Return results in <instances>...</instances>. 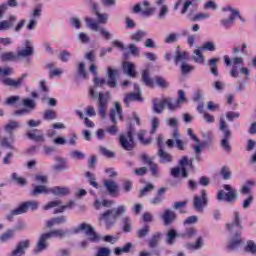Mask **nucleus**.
I'll use <instances>...</instances> for the list:
<instances>
[{
    "instance_id": "nucleus-60",
    "label": "nucleus",
    "mask_w": 256,
    "mask_h": 256,
    "mask_svg": "<svg viewBox=\"0 0 256 256\" xmlns=\"http://www.w3.org/2000/svg\"><path fill=\"white\" fill-rule=\"evenodd\" d=\"M155 189V186L153 184H147L142 190H140L139 197H145L151 193Z\"/></svg>"
},
{
    "instance_id": "nucleus-55",
    "label": "nucleus",
    "mask_w": 256,
    "mask_h": 256,
    "mask_svg": "<svg viewBox=\"0 0 256 256\" xmlns=\"http://www.w3.org/2000/svg\"><path fill=\"white\" fill-rule=\"evenodd\" d=\"M150 231L151 229L149 228V225H146L143 228L137 230L136 235L139 239H145V237L149 235Z\"/></svg>"
},
{
    "instance_id": "nucleus-46",
    "label": "nucleus",
    "mask_w": 256,
    "mask_h": 256,
    "mask_svg": "<svg viewBox=\"0 0 256 256\" xmlns=\"http://www.w3.org/2000/svg\"><path fill=\"white\" fill-rule=\"evenodd\" d=\"M142 81L146 85V87H153V78H151L149 70H144L142 72Z\"/></svg>"
},
{
    "instance_id": "nucleus-12",
    "label": "nucleus",
    "mask_w": 256,
    "mask_h": 256,
    "mask_svg": "<svg viewBox=\"0 0 256 256\" xmlns=\"http://www.w3.org/2000/svg\"><path fill=\"white\" fill-rule=\"evenodd\" d=\"M209 203V199L207 198V191L202 190L201 195L194 196L193 205L194 209L198 211V213H203V209Z\"/></svg>"
},
{
    "instance_id": "nucleus-3",
    "label": "nucleus",
    "mask_w": 256,
    "mask_h": 256,
    "mask_svg": "<svg viewBox=\"0 0 256 256\" xmlns=\"http://www.w3.org/2000/svg\"><path fill=\"white\" fill-rule=\"evenodd\" d=\"M67 233V230L55 229L40 234L36 242V247L34 248L35 255H39V253H43V251L47 250V247H49V239H53V237L63 239V237L67 236Z\"/></svg>"
},
{
    "instance_id": "nucleus-37",
    "label": "nucleus",
    "mask_w": 256,
    "mask_h": 256,
    "mask_svg": "<svg viewBox=\"0 0 256 256\" xmlns=\"http://www.w3.org/2000/svg\"><path fill=\"white\" fill-rule=\"evenodd\" d=\"M56 164L54 165L55 171H66V169H69V166L67 165V160L62 157H56L55 158Z\"/></svg>"
},
{
    "instance_id": "nucleus-49",
    "label": "nucleus",
    "mask_w": 256,
    "mask_h": 256,
    "mask_svg": "<svg viewBox=\"0 0 256 256\" xmlns=\"http://www.w3.org/2000/svg\"><path fill=\"white\" fill-rule=\"evenodd\" d=\"M114 203L115 202L113 200H103L102 202L99 200H96L94 207H96V209H101V206L102 207H113Z\"/></svg>"
},
{
    "instance_id": "nucleus-5",
    "label": "nucleus",
    "mask_w": 256,
    "mask_h": 256,
    "mask_svg": "<svg viewBox=\"0 0 256 256\" xmlns=\"http://www.w3.org/2000/svg\"><path fill=\"white\" fill-rule=\"evenodd\" d=\"M33 53H35L33 43L31 40H26L24 43V48L19 50L17 55H15L13 52H6L1 54L0 59L3 63H5L7 61H15L17 57H31Z\"/></svg>"
},
{
    "instance_id": "nucleus-4",
    "label": "nucleus",
    "mask_w": 256,
    "mask_h": 256,
    "mask_svg": "<svg viewBox=\"0 0 256 256\" xmlns=\"http://www.w3.org/2000/svg\"><path fill=\"white\" fill-rule=\"evenodd\" d=\"M125 213H127V206L120 205L103 212L100 216V221H104L106 227H111L112 225H115L117 218L121 217V215H125Z\"/></svg>"
},
{
    "instance_id": "nucleus-11",
    "label": "nucleus",
    "mask_w": 256,
    "mask_h": 256,
    "mask_svg": "<svg viewBox=\"0 0 256 256\" xmlns=\"http://www.w3.org/2000/svg\"><path fill=\"white\" fill-rule=\"evenodd\" d=\"M165 105H167L170 111H173V109H175V105H173V101H171L170 98H165L162 100L154 99L153 100L154 113H158V114L163 113V110L165 109Z\"/></svg>"
},
{
    "instance_id": "nucleus-31",
    "label": "nucleus",
    "mask_w": 256,
    "mask_h": 256,
    "mask_svg": "<svg viewBox=\"0 0 256 256\" xmlns=\"http://www.w3.org/2000/svg\"><path fill=\"white\" fill-rule=\"evenodd\" d=\"M209 17H211V15H209V13H207V12H200V13L193 14V12L190 11L188 13V19L192 23H195L197 21H203L205 19H209Z\"/></svg>"
},
{
    "instance_id": "nucleus-58",
    "label": "nucleus",
    "mask_w": 256,
    "mask_h": 256,
    "mask_svg": "<svg viewBox=\"0 0 256 256\" xmlns=\"http://www.w3.org/2000/svg\"><path fill=\"white\" fill-rule=\"evenodd\" d=\"M246 253H251L252 255H256V243L252 240L248 241L245 246Z\"/></svg>"
},
{
    "instance_id": "nucleus-18",
    "label": "nucleus",
    "mask_w": 256,
    "mask_h": 256,
    "mask_svg": "<svg viewBox=\"0 0 256 256\" xmlns=\"http://www.w3.org/2000/svg\"><path fill=\"white\" fill-rule=\"evenodd\" d=\"M26 136L30 139V141H34V143H45V133L43 130L32 129L26 133Z\"/></svg>"
},
{
    "instance_id": "nucleus-28",
    "label": "nucleus",
    "mask_w": 256,
    "mask_h": 256,
    "mask_svg": "<svg viewBox=\"0 0 256 256\" xmlns=\"http://www.w3.org/2000/svg\"><path fill=\"white\" fill-rule=\"evenodd\" d=\"M162 219L164 221V225H171V223L177 219V214L171 209H166L162 214Z\"/></svg>"
},
{
    "instance_id": "nucleus-50",
    "label": "nucleus",
    "mask_w": 256,
    "mask_h": 256,
    "mask_svg": "<svg viewBox=\"0 0 256 256\" xmlns=\"http://www.w3.org/2000/svg\"><path fill=\"white\" fill-rule=\"evenodd\" d=\"M43 119L45 121H53V119H57V112L55 110L48 109L44 112Z\"/></svg>"
},
{
    "instance_id": "nucleus-32",
    "label": "nucleus",
    "mask_w": 256,
    "mask_h": 256,
    "mask_svg": "<svg viewBox=\"0 0 256 256\" xmlns=\"http://www.w3.org/2000/svg\"><path fill=\"white\" fill-rule=\"evenodd\" d=\"M203 245H205L203 237H198L195 243L186 244V249H188V251H199V249H203Z\"/></svg>"
},
{
    "instance_id": "nucleus-16",
    "label": "nucleus",
    "mask_w": 256,
    "mask_h": 256,
    "mask_svg": "<svg viewBox=\"0 0 256 256\" xmlns=\"http://www.w3.org/2000/svg\"><path fill=\"white\" fill-rule=\"evenodd\" d=\"M73 205V202L68 203L67 205H61V200H55L48 202L46 205L43 206L44 211H49V209H55L54 213H63L65 209H69Z\"/></svg>"
},
{
    "instance_id": "nucleus-63",
    "label": "nucleus",
    "mask_w": 256,
    "mask_h": 256,
    "mask_svg": "<svg viewBox=\"0 0 256 256\" xmlns=\"http://www.w3.org/2000/svg\"><path fill=\"white\" fill-rule=\"evenodd\" d=\"M70 157L71 159H76L78 161H81V159H85V153L78 150H74L70 153Z\"/></svg>"
},
{
    "instance_id": "nucleus-51",
    "label": "nucleus",
    "mask_w": 256,
    "mask_h": 256,
    "mask_svg": "<svg viewBox=\"0 0 256 256\" xmlns=\"http://www.w3.org/2000/svg\"><path fill=\"white\" fill-rule=\"evenodd\" d=\"M197 235V229L195 228H187L182 234L181 237L184 239H193Z\"/></svg>"
},
{
    "instance_id": "nucleus-9",
    "label": "nucleus",
    "mask_w": 256,
    "mask_h": 256,
    "mask_svg": "<svg viewBox=\"0 0 256 256\" xmlns=\"http://www.w3.org/2000/svg\"><path fill=\"white\" fill-rule=\"evenodd\" d=\"M187 167H193V162L189 161L187 156H183L179 161V167L171 169L172 177L177 178L179 175H182L184 179H187V177H189V174L187 173Z\"/></svg>"
},
{
    "instance_id": "nucleus-45",
    "label": "nucleus",
    "mask_w": 256,
    "mask_h": 256,
    "mask_svg": "<svg viewBox=\"0 0 256 256\" xmlns=\"http://www.w3.org/2000/svg\"><path fill=\"white\" fill-rule=\"evenodd\" d=\"M181 103H187V97L185 96V91L183 90L178 91V99L175 102H172V105H174V109H177Z\"/></svg>"
},
{
    "instance_id": "nucleus-27",
    "label": "nucleus",
    "mask_w": 256,
    "mask_h": 256,
    "mask_svg": "<svg viewBox=\"0 0 256 256\" xmlns=\"http://www.w3.org/2000/svg\"><path fill=\"white\" fill-rule=\"evenodd\" d=\"M157 155L159 157L160 163L163 165H167V163H173V155L163 150V148H159Z\"/></svg>"
},
{
    "instance_id": "nucleus-21",
    "label": "nucleus",
    "mask_w": 256,
    "mask_h": 256,
    "mask_svg": "<svg viewBox=\"0 0 256 256\" xmlns=\"http://www.w3.org/2000/svg\"><path fill=\"white\" fill-rule=\"evenodd\" d=\"M21 128V123L16 120H10L3 126L6 135H15V131Z\"/></svg>"
},
{
    "instance_id": "nucleus-10",
    "label": "nucleus",
    "mask_w": 256,
    "mask_h": 256,
    "mask_svg": "<svg viewBox=\"0 0 256 256\" xmlns=\"http://www.w3.org/2000/svg\"><path fill=\"white\" fill-rule=\"evenodd\" d=\"M225 191L220 190L217 194L218 201H226V203H235L237 201V190L233 189L231 185H224Z\"/></svg>"
},
{
    "instance_id": "nucleus-15",
    "label": "nucleus",
    "mask_w": 256,
    "mask_h": 256,
    "mask_svg": "<svg viewBox=\"0 0 256 256\" xmlns=\"http://www.w3.org/2000/svg\"><path fill=\"white\" fill-rule=\"evenodd\" d=\"M167 0H156L155 5L157 6V20L165 21L167 15H169V6L166 4Z\"/></svg>"
},
{
    "instance_id": "nucleus-54",
    "label": "nucleus",
    "mask_w": 256,
    "mask_h": 256,
    "mask_svg": "<svg viewBox=\"0 0 256 256\" xmlns=\"http://www.w3.org/2000/svg\"><path fill=\"white\" fill-rule=\"evenodd\" d=\"M24 107H26L25 109H28V111H33L35 109V107H37V104L34 102V100L29 99V98H25L22 101Z\"/></svg>"
},
{
    "instance_id": "nucleus-42",
    "label": "nucleus",
    "mask_w": 256,
    "mask_h": 256,
    "mask_svg": "<svg viewBox=\"0 0 256 256\" xmlns=\"http://www.w3.org/2000/svg\"><path fill=\"white\" fill-rule=\"evenodd\" d=\"M13 23H15V16H11L9 20H4L0 22V31H7L13 27Z\"/></svg>"
},
{
    "instance_id": "nucleus-13",
    "label": "nucleus",
    "mask_w": 256,
    "mask_h": 256,
    "mask_svg": "<svg viewBox=\"0 0 256 256\" xmlns=\"http://www.w3.org/2000/svg\"><path fill=\"white\" fill-rule=\"evenodd\" d=\"M120 145L125 151H132L135 147V141L133 140V129L130 130L126 134H122L120 136Z\"/></svg>"
},
{
    "instance_id": "nucleus-26",
    "label": "nucleus",
    "mask_w": 256,
    "mask_h": 256,
    "mask_svg": "<svg viewBox=\"0 0 256 256\" xmlns=\"http://www.w3.org/2000/svg\"><path fill=\"white\" fill-rule=\"evenodd\" d=\"M103 184L109 195H115V193L119 192V184H117V182L106 179L104 180Z\"/></svg>"
},
{
    "instance_id": "nucleus-8",
    "label": "nucleus",
    "mask_w": 256,
    "mask_h": 256,
    "mask_svg": "<svg viewBox=\"0 0 256 256\" xmlns=\"http://www.w3.org/2000/svg\"><path fill=\"white\" fill-rule=\"evenodd\" d=\"M245 64V60L241 56H236L232 58V69L230 71L231 77H234V79H237L239 77V70L242 75L249 76L250 71L249 68L243 67Z\"/></svg>"
},
{
    "instance_id": "nucleus-35",
    "label": "nucleus",
    "mask_w": 256,
    "mask_h": 256,
    "mask_svg": "<svg viewBox=\"0 0 256 256\" xmlns=\"http://www.w3.org/2000/svg\"><path fill=\"white\" fill-rule=\"evenodd\" d=\"M49 193H51V188H48L45 185H38V186H34V189L32 190L31 194L34 197H38L41 194L44 195H49Z\"/></svg>"
},
{
    "instance_id": "nucleus-44",
    "label": "nucleus",
    "mask_w": 256,
    "mask_h": 256,
    "mask_svg": "<svg viewBox=\"0 0 256 256\" xmlns=\"http://www.w3.org/2000/svg\"><path fill=\"white\" fill-rule=\"evenodd\" d=\"M146 36H147V32L143 30H138L130 36V39L132 41H135L136 43H140V41H143V38Z\"/></svg>"
},
{
    "instance_id": "nucleus-34",
    "label": "nucleus",
    "mask_w": 256,
    "mask_h": 256,
    "mask_svg": "<svg viewBox=\"0 0 256 256\" xmlns=\"http://www.w3.org/2000/svg\"><path fill=\"white\" fill-rule=\"evenodd\" d=\"M123 71L125 75H128L129 77H132V78L137 77V72L135 71V64L131 62L123 63Z\"/></svg>"
},
{
    "instance_id": "nucleus-2",
    "label": "nucleus",
    "mask_w": 256,
    "mask_h": 256,
    "mask_svg": "<svg viewBox=\"0 0 256 256\" xmlns=\"http://www.w3.org/2000/svg\"><path fill=\"white\" fill-rule=\"evenodd\" d=\"M96 17H97L98 22L95 21V19H93V18L86 17L84 19V21L86 23V27L88 29H90L91 31L100 33L101 36L106 39V41H109L110 39H112L113 34H111V32H109L108 30H106L105 27H102L101 25H99V23H101L102 25H107V23L109 21V14L96 12Z\"/></svg>"
},
{
    "instance_id": "nucleus-1",
    "label": "nucleus",
    "mask_w": 256,
    "mask_h": 256,
    "mask_svg": "<svg viewBox=\"0 0 256 256\" xmlns=\"http://www.w3.org/2000/svg\"><path fill=\"white\" fill-rule=\"evenodd\" d=\"M107 80L105 78H94V87L89 89V96L92 99H98V115L105 119L107 117V105L111 99V92H97V87H103V85H107L110 89H116L119 87V83L117 82V78L121 75L119 69L109 66L107 68Z\"/></svg>"
},
{
    "instance_id": "nucleus-6",
    "label": "nucleus",
    "mask_w": 256,
    "mask_h": 256,
    "mask_svg": "<svg viewBox=\"0 0 256 256\" xmlns=\"http://www.w3.org/2000/svg\"><path fill=\"white\" fill-rule=\"evenodd\" d=\"M29 209H30V211H37L39 209V202H37L35 200H30V201L21 203L17 208L12 210L7 215L8 221H13V218L15 217V215H23V214L27 213V211H29Z\"/></svg>"
},
{
    "instance_id": "nucleus-56",
    "label": "nucleus",
    "mask_w": 256,
    "mask_h": 256,
    "mask_svg": "<svg viewBox=\"0 0 256 256\" xmlns=\"http://www.w3.org/2000/svg\"><path fill=\"white\" fill-rule=\"evenodd\" d=\"M147 135V130H140L138 132V139L142 145H149L151 143V138L145 139L144 136Z\"/></svg>"
},
{
    "instance_id": "nucleus-52",
    "label": "nucleus",
    "mask_w": 256,
    "mask_h": 256,
    "mask_svg": "<svg viewBox=\"0 0 256 256\" xmlns=\"http://www.w3.org/2000/svg\"><path fill=\"white\" fill-rule=\"evenodd\" d=\"M179 66H180V71H181L182 75H187V73H191V71L195 70V67L190 65L187 62H184V63L180 64Z\"/></svg>"
},
{
    "instance_id": "nucleus-36",
    "label": "nucleus",
    "mask_w": 256,
    "mask_h": 256,
    "mask_svg": "<svg viewBox=\"0 0 256 256\" xmlns=\"http://www.w3.org/2000/svg\"><path fill=\"white\" fill-rule=\"evenodd\" d=\"M63 223H67V217L59 216L48 220L46 222V227H48V229H51V227H55V225H63Z\"/></svg>"
},
{
    "instance_id": "nucleus-57",
    "label": "nucleus",
    "mask_w": 256,
    "mask_h": 256,
    "mask_svg": "<svg viewBox=\"0 0 256 256\" xmlns=\"http://www.w3.org/2000/svg\"><path fill=\"white\" fill-rule=\"evenodd\" d=\"M122 223H123V231L125 233H131V218L129 216H125L122 218Z\"/></svg>"
},
{
    "instance_id": "nucleus-61",
    "label": "nucleus",
    "mask_w": 256,
    "mask_h": 256,
    "mask_svg": "<svg viewBox=\"0 0 256 256\" xmlns=\"http://www.w3.org/2000/svg\"><path fill=\"white\" fill-rule=\"evenodd\" d=\"M177 39H179V35H177V33H170L164 38V43H177Z\"/></svg>"
},
{
    "instance_id": "nucleus-24",
    "label": "nucleus",
    "mask_w": 256,
    "mask_h": 256,
    "mask_svg": "<svg viewBox=\"0 0 256 256\" xmlns=\"http://www.w3.org/2000/svg\"><path fill=\"white\" fill-rule=\"evenodd\" d=\"M189 59V54L187 51H181L179 48L176 49L174 63L175 65H182L183 63H187Z\"/></svg>"
},
{
    "instance_id": "nucleus-39",
    "label": "nucleus",
    "mask_w": 256,
    "mask_h": 256,
    "mask_svg": "<svg viewBox=\"0 0 256 256\" xmlns=\"http://www.w3.org/2000/svg\"><path fill=\"white\" fill-rule=\"evenodd\" d=\"M203 0H185L183 7L181 9V15H185L187 11H189V7L197 8V5L201 3Z\"/></svg>"
},
{
    "instance_id": "nucleus-7",
    "label": "nucleus",
    "mask_w": 256,
    "mask_h": 256,
    "mask_svg": "<svg viewBox=\"0 0 256 256\" xmlns=\"http://www.w3.org/2000/svg\"><path fill=\"white\" fill-rule=\"evenodd\" d=\"M221 11L222 13H230V15L220 19V26H222L223 29H231V27L235 25L237 15H239V9L228 5L222 7Z\"/></svg>"
},
{
    "instance_id": "nucleus-62",
    "label": "nucleus",
    "mask_w": 256,
    "mask_h": 256,
    "mask_svg": "<svg viewBox=\"0 0 256 256\" xmlns=\"http://www.w3.org/2000/svg\"><path fill=\"white\" fill-rule=\"evenodd\" d=\"M78 75L80 77H82V79H87V77H88L87 70H85V63L84 62H80L78 64Z\"/></svg>"
},
{
    "instance_id": "nucleus-19",
    "label": "nucleus",
    "mask_w": 256,
    "mask_h": 256,
    "mask_svg": "<svg viewBox=\"0 0 256 256\" xmlns=\"http://www.w3.org/2000/svg\"><path fill=\"white\" fill-rule=\"evenodd\" d=\"M233 220L232 223L227 224L229 231H239L243 229V225L241 224V214L238 211L233 212Z\"/></svg>"
},
{
    "instance_id": "nucleus-53",
    "label": "nucleus",
    "mask_w": 256,
    "mask_h": 256,
    "mask_svg": "<svg viewBox=\"0 0 256 256\" xmlns=\"http://www.w3.org/2000/svg\"><path fill=\"white\" fill-rule=\"evenodd\" d=\"M15 237V233L11 230L3 233L0 235V243H7L8 241H11Z\"/></svg>"
},
{
    "instance_id": "nucleus-29",
    "label": "nucleus",
    "mask_w": 256,
    "mask_h": 256,
    "mask_svg": "<svg viewBox=\"0 0 256 256\" xmlns=\"http://www.w3.org/2000/svg\"><path fill=\"white\" fill-rule=\"evenodd\" d=\"M13 143H15V135H11V134H8V136L2 137L0 140V145L5 149H15V146H13Z\"/></svg>"
},
{
    "instance_id": "nucleus-23",
    "label": "nucleus",
    "mask_w": 256,
    "mask_h": 256,
    "mask_svg": "<svg viewBox=\"0 0 256 256\" xmlns=\"http://www.w3.org/2000/svg\"><path fill=\"white\" fill-rule=\"evenodd\" d=\"M219 131H221L222 133V139H231V129L229 128V124H227V122L223 118H220Z\"/></svg>"
},
{
    "instance_id": "nucleus-64",
    "label": "nucleus",
    "mask_w": 256,
    "mask_h": 256,
    "mask_svg": "<svg viewBox=\"0 0 256 256\" xmlns=\"http://www.w3.org/2000/svg\"><path fill=\"white\" fill-rule=\"evenodd\" d=\"M95 256H111V249L107 247H100L98 248Z\"/></svg>"
},
{
    "instance_id": "nucleus-47",
    "label": "nucleus",
    "mask_w": 256,
    "mask_h": 256,
    "mask_svg": "<svg viewBox=\"0 0 256 256\" xmlns=\"http://www.w3.org/2000/svg\"><path fill=\"white\" fill-rule=\"evenodd\" d=\"M201 48L194 50V55H192V59L195 63H205V56L201 53Z\"/></svg>"
},
{
    "instance_id": "nucleus-38",
    "label": "nucleus",
    "mask_w": 256,
    "mask_h": 256,
    "mask_svg": "<svg viewBox=\"0 0 256 256\" xmlns=\"http://www.w3.org/2000/svg\"><path fill=\"white\" fill-rule=\"evenodd\" d=\"M241 245V234L236 233L228 243V249L230 251H235Z\"/></svg>"
},
{
    "instance_id": "nucleus-41",
    "label": "nucleus",
    "mask_w": 256,
    "mask_h": 256,
    "mask_svg": "<svg viewBox=\"0 0 256 256\" xmlns=\"http://www.w3.org/2000/svg\"><path fill=\"white\" fill-rule=\"evenodd\" d=\"M133 249V244L131 242L126 243L123 247H117L114 250V254L117 256L123 255V253H129Z\"/></svg>"
},
{
    "instance_id": "nucleus-43",
    "label": "nucleus",
    "mask_w": 256,
    "mask_h": 256,
    "mask_svg": "<svg viewBox=\"0 0 256 256\" xmlns=\"http://www.w3.org/2000/svg\"><path fill=\"white\" fill-rule=\"evenodd\" d=\"M217 63H219V58H211L210 60H208L210 71L212 75H215V77L219 75V71L217 70Z\"/></svg>"
},
{
    "instance_id": "nucleus-40",
    "label": "nucleus",
    "mask_w": 256,
    "mask_h": 256,
    "mask_svg": "<svg viewBox=\"0 0 256 256\" xmlns=\"http://www.w3.org/2000/svg\"><path fill=\"white\" fill-rule=\"evenodd\" d=\"M178 235H177V231L175 229H171L167 232L166 234V243L167 245H175V241L177 239Z\"/></svg>"
},
{
    "instance_id": "nucleus-59",
    "label": "nucleus",
    "mask_w": 256,
    "mask_h": 256,
    "mask_svg": "<svg viewBox=\"0 0 256 256\" xmlns=\"http://www.w3.org/2000/svg\"><path fill=\"white\" fill-rule=\"evenodd\" d=\"M200 49L202 51H216L217 46H215V42L208 41V42H205Z\"/></svg>"
},
{
    "instance_id": "nucleus-17",
    "label": "nucleus",
    "mask_w": 256,
    "mask_h": 256,
    "mask_svg": "<svg viewBox=\"0 0 256 256\" xmlns=\"http://www.w3.org/2000/svg\"><path fill=\"white\" fill-rule=\"evenodd\" d=\"M79 229L81 231H85L89 241H92L93 243H97V241H101V236L95 233V229L90 224L83 223L79 226Z\"/></svg>"
},
{
    "instance_id": "nucleus-25",
    "label": "nucleus",
    "mask_w": 256,
    "mask_h": 256,
    "mask_svg": "<svg viewBox=\"0 0 256 256\" xmlns=\"http://www.w3.org/2000/svg\"><path fill=\"white\" fill-rule=\"evenodd\" d=\"M50 193L56 195L57 197H65L71 193V189L67 186H54L50 188Z\"/></svg>"
},
{
    "instance_id": "nucleus-48",
    "label": "nucleus",
    "mask_w": 256,
    "mask_h": 256,
    "mask_svg": "<svg viewBox=\"0 0 256 256\" xmlns=\"http://www.w3.org/2000/svg\"><path fill=\"white\" fill-rule=\"evenodd\" d=\"M220 147H222L226 153H231V138H221Z\"/></svg>"
},
{
    "instance_id": "nucleus-14",
    "label": "nucleus",
    "mask_w": 256,
    "mask_h": 256,
    "mask_svg": "<svg viewBox=\"0 0 256 256\" xmlns=\"http://www.w3.org/2000/svg\"><path fill=\"white\" fill-rule=\"evenodd\" d=\"M27 77H29V74L27 73L22 74L21 77L16 80L7 77H0V83H3V85H6L7 87H14V89H19Z\"/></svg>"
},
{
    "instance_id": "nucleus-22",
    "label": "nucleus",
    "mask_w": 256,
    "mask_h": 256,
    "mask_svg": "<svg viewBox=\"0 0 256 256\" xmlns=\"http://www.w3.org/2000/svg\"><path fill=\"white\" fill-rule=\"evenodd\" d=\"M117 118L120 119V121L123 120V108H121L119 102H115V109L110 111V119L112 123H117Z\"/></svg>"
},
{
    "instance_id": "nucleus-20",
    "label": "nucleus",
    "mask_w": 256,
    "mask_h": 256,
    "mask_svg": "<svg viewBox=\"0 0 256 256\" xmlns=\"http://www.w3.org/2000/svg\"><path fill=\"white\" fill-rule=\"evenodd\" d=\"M134 89L135 91H137V93L126 94V96L124 97V103L126 107L129 106V103H131V101H141V89L139 88V85L134 84Z\"/></svg>"
},
{
    "instance_id": "nucleus-30",
    "label": "nucleus",
    "mask_w": 256,
    "mask_h": 256,
    "mask_svg": "<svg viewBox=\"0 0 256 256\" xmlns=\"http://www.w3.org/2000/svg\"><path fill=\"white\" fill-rule=\"evenodd\" d=\"M163 239V232L154 233L151 238L148 240V246L150 249H156L159 247V243Z\"/></svg>"
},
{
    "instance_id": "nucleus-33",
    "label": "nucleus",
    "mask_w": 256,
    "mask_h": 256,
    "mask_svg": "<svg viewBox=\"0 0 256 256\" xmlns=\"http://www.w3.org/2000/svg\"><path fill=\"white\" fill-rule=\"evenodd\" d=\"M166 192V188H160L157 192V195L150 200L151 205H161L163 203V199H165Z\"/></svg>"
}]
</instances>
